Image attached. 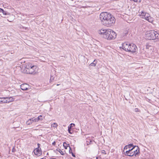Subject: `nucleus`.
Here are the masks:
<instances>
[{
    "label": "nucleus",
    "instance_id": "1",
    "mask_svg": "<svg viewBox=\"0 0 159 159\" xmlns=\"http://www.w3.org/2000/svg\"><path fill=\"white\" fill-rule=\"evenodd\" d=\"M99 18L102 23L108 27L113 26L116 21V19L111 14L105 12L100 14Z\"/></svg>",
    "mask_w": 159,
    "mask_h": 159
},
{
    "label": "nucleus",
    "instance_id": "2",
    "mask_svg": "<svg viewBox=\"0 0 159 159\" xmlns=\"http://www.w3.org/2000/svg\"><path fill=\"white\" fill-rule=\"evenodd\" d=\"M38 68L36 65H35L30 62L26 63L25 67L23 70L24 73L27 74H35L38 70Z\"/></svg>",
    "mask_w": 159,
    "mask_h": 159
},
{
    "label": "nucleus",
    "instance_id": "3",
    "mask_svg": "<svg viewBox=\"0 0 159 159\" xmlns=\"http://www.w3.org/2000/svg\"><path fill=\"white\" fill-rule=\"evenodd\" d=\"M145 37L147 40L159 41V33L154 30L148 31L145 33Z\"/></svg>",
    "mask_w": 159,
    "mask_h": 159
},
{
    "label": "nucleus",
    "instance_id": "4",
    "mask_svg": "<svg viewBox=\"0 0 159 159\" xmlns=\"http://www.w3.org/2000/svg\"><path fill=\"white\" fill-rule=\"evenodd\" d=\"M122 47L123 49L125 51L132 53L136 52L138 50L137 47L133 43L130 44L125 42L122 44Z\"/></svg>",
    "mask_w": 159,
    "mask_h": 159
},
{
    "label": "nucleus",
    "instance_id": "5",
    "mask_svg": "<svg viewBox=\"0 0 159 159\" xmlns=\"http://www.w3.org/2000/svg\"><path fill=\"white\" fill-rule=\"evenodd\" d=\"M139 148L137 146H135L133 147L132 149L130 150H127L125 153L127 155L129 156H136L139 153Z\"/></svg>",
    "mask_w": 159,
    "mask_h": 159
},
{
    "label": "nucleus",
    "instance_id": "6",
    "mask_svg": "<svg viewBox=\"0 0 159 159\" xmlns=\"http://www.w3.org/2000/svg\"><path fill=\"white\" fill-rule=\"evenodd\" d=\"M117 36V34L113 30L109 29L105 38L107 40H111L115 39Z\"/></svg>",
    "mask_w": 159,
    "mask_h": 159
},
{
    "label": "nucleus",
    "instance_id": "7",
    "mask_svg": "<svg viewBox=\"0 0 159 159\" xmlns=\"http://www.w3.org/2000/svg\"><path fill=\"white\" fill-rule=\"evenodd\" d=\"M139 16L141 18L144 19L152 23L153 21V18L150 16L149 14L143 11H142L139 14Z\"/></svg>",
    "mask_w": 159,
    "mask_h": 159
},
{
    "label": "nucleus",
    "instance_id": "8",
    "mask_svg": "<svg viewBox=\"0 0 159 159\" xmlns=\"http://www.w3.org/2000/svg\"><path fill=\"white\" fill-rule=\"evenodd\" d=\"M109 29L103 28L101 29L98 31V33L105 39Z\"/></svg>",
    "mask_w": 159,
    "mask_h": 159
},
{
    "label": "nucleus",
    "instance_id": "9",
    "mask_svg": "<svg viewBox=\"0 0 159 159\" xmlns=\"http://www.w3.org/2000/svg\"><path fill=\"white\" fill-rule=\"evenodd\" d=\"M34 152V154L37 156H39L42 154V152L40 148H36Z\"/></svg>",
    "mask_w": 159,
    "mask_h": 159
},
{
    "label": "nucleus",
    "instance_id": "10",
    "mask_svg": "<svg viewBox=\"0 0 159 159\" xmlns=\"http://www.w3.org/2000/svg\"><path fill=\"white\" fill-rule=\"evenodd\" d=\"M29 88V86L27 84H23L20 85V88L23 90H27Z\"/></svg>",
    "mask_w": 159,
    "mask_h": 159
},
{
    "label": "nucleus",
    "instance_id": "11",
    "mask_svg": "<svg viewBox=\"0 0 159 159\" xmlns=\"http://www.w3.org/2000/svg\"><path fill=\"white\" fill-rule=\"evenodd\" d=\"M133 145L132 144H129L125 146L124 148V150H130L132 149L133 147H134Z\"/></svg>",
    "mask_w": 159,
    "mask_h": 159
},
{
    "label": "nucleus",
    "instance_id": "12",
    "mask_svg": "<svg viewBox=\"0 0 159 159\" xmlns=\"http://www.w3.org/2000/svg\"><path fill=\"white\" fill-rule=\"evenodd\" d=\"M6 103H9L13 102L14 100V98L12 97H6Z\"/></svg>",
    "mask_w": 159,
    "mask_h": 159
},
{
    "label": "nucleus",
    "instance_id": "13",
    "mask_svg": "<svg viewBox=\"0 0 159 159\" xmlns=\"http://www.w3.org/2000/svg\"><path fill=\"white\" fill-rule=\"evenodd\" d=\"M33 122H34V120L33 119V118L30 119L27 121L26 123L27 125H30Z\"/></svg>",
    "mask_w": 159,
    "mask_h": 159
},
{
    "label": "nucleus",
    "instance_id": "14",
    "mask_svg": "<svg viewBox=\"0 0 159 159\" xmlns=\"http://www.w3.org/2000/svg\"><path fill=\"white\" fill-rule=\"evenodd\" d=\"M63 146L65 149H67L68 148H69V147H70L69 145V144H67L66 142H64L63 143Z\"/></svg>",
    "mask_w": 159,
    "mask_h": 159
},
{
    "label": "nucleus",
    "instance_id": "15",
    "mask_svg": "<svg viewBox=\"0 0 159 159\" xmlns=\"http://www.w3.org/2000/svg\"><path fill=\"white\" fill-rule=\"evenodd\" d=\"M6 103V98H1V103Z\"/></svg>",
    "mask_w": 159,
    "mask_h": 159
},
{
    "label": "nucleus",
    "instance_id": "16",
    "mask_svg": "<svg viewBox=\"0 0 159 159\" xmlns=\"http://www.w3.org/2000/svg\"><path fill=\"white\" fill-rule=\"evenodd\" d=\"M97 63V61H96V60H95L92 63L89 65V66H96Z\"/></svg>",
    "mask_w": 159,
    "mask_h": 159
},
{
    "label": "nucleus",
    "instance_id": "17",
    "mask_svg": "<svg viewBox=\"0 0 159 159\" xmlns=\"http://www.w3.org/2000/svg\"><path fill=\"white\" fill-rule=\"evenodd\" d=\"M151 47V45L149 43H148L146 44V49H149V48Z\"/></svg>",
    "mask_w": 159,
    "mask_h": 159
},
{
    "label": "nucleus",
    "instance_id": "18",
    "mask_svg": "<svg viewBox=\"0 0 159 159\" xmlns=\"http://www.w3.org/2000/svg\"><path fill=\"white\" fill-rule=\"evenodd\" d=\"M42 117V115H40L38 117V119L37 121H38L39 120H43Z\"/></svg>",
    "mask_w": 159,
    "mask_h": 159
},
{
    "label": "nucleus",
    "instance_id": "19",
    "mask_svg": "<svg viewBox=\"0 0 159 159\" xmlns=\"http://www.w3.org/2000/svg\"><path fill=\"white\" fill-rule=\"evenodd\" d=\"M58 126L57 124L54 123L52 125V126L54 128H56Z\"/></svg>",
    "mask_w": 159,
    "mask_h": 159
},
{
    "label": "nucleus",
    "instance_id": "20",
    "mask_svg": "<svg viewBox=\"0 0 159 159\" xmlns=\"http://www.w3.org/2000/svg\"><path fill=\"white\" fill-rule=\"evenodd\" d=\"M131 1H133L135 2L140 3L141 2V0H130Z\"/></svg>",
    "mask_w": 159,
    "mask_h": 159
},
{
    "label": "nucleus",
    "instance_id": "21",
    "mask_svg": "<svg viewBox=\"0 0 159 159\" xmlns=\"http://www.w3.org/2000/svg\"><path fill=\"white\" fill-rule=\"evenodd\" d=\"M75 124L73 123H71V124L69 126L68 128H69L70 129H71V128L72 127H73V126H75Z\"/></svg>",
    "mask_w": 159,
    "mask_h": 159
},
{
    "label": "nucleus",
    "instance_id": "22",
    "mask_svg": "<svg viewBox=\"0 0 159 159\" xmlns=\"http://www.w3.org/2000/svg\"><path fill=\"white\" fill-rule=\"evenodd\" d=\"M2 12L3 14L4 15H6L7 14V12L5 11H4L3 9H2Z\"/></svg>",
    "mask_w": 159,
    "mask_h": 159
},
{
    "label": "nucleus",
    "instance_id": "23",
    "mask_svg": "<svg viewBox=\"0 0 159 159\" xmlns=\"http://www.w3.org/2000/svg\"><path fill=\"white\" fill-rule=\"evenodd\" d=\"M69 152L70 153H71V152H72V150L70 147H69Z\"/></svg>",
    "mask_w": 159,
    "mask_h": 159
},
{
    "label": "nucleus",
    "instance_id": "24",
    "mask_svg": "<svg viewBox=\"0 0 159 159\" xmlns=\"http://www.w3.org/2000/svg\"><path fill=\"white\" fill-rule=\"evenodd\" d=\"M68 131L69 133L70 134H72V133L71 132V129L68 128Z\"/></svg>",
    "mask_w": 159,
    "mask_h": 159
},
{
    "label": "nucleus",
    "instance_id": "25",
    "mask_svg": "<svg viewBox=\"0 0 159 159\" xmlns=\"http://www.w3.org/2000/svg\"><path fill=\"white\" fill-rule=\"evenodd\" d=\"M59 152L61 154V155H64L63 152L61 150H59Z\"/></svg>",
    "mask_w": 159,
    "mask_h": 159
},
{
    "label": "nucleus",
    "instance_id": "26",
    "mask_svg": "<svg viewBox=\"0 0 159 159\" xmlns=\"http://www.w3.org/2000/svg\"><path fill=\"white\" fill-rule=\"evenodd\" d=\"M32 118L34 120V122L38 121H37V119H36V118Z\"/></svg>",
    "mask_w": 159,
    "mask_h": 159
},
{
    "label": "nucleus",
    "instance_id": "27",
    "mask_svg": "<svg viewBox=\"0 0 159 159\" xmlns=\"http://www.w3.org/2000/svg\"><path fill=\"white\" fill-rule=\"evenodd\" d=\"M102 152L103 153H104L105 154H106V152L104 150H102Z\"/></svg>",
    "mask_w": 159,
    "mask_h": 159
},
{
    "label": "nucleus",
    "instance_id": "28",
    "mask_svg": "<svg viewBox=\"0 0 159 159\" xmlns=\"http://www.w3.org/2000/svg\"><path fill=\"white\" fill-rule=\"evenodd\" d=\"M71 154H72V155L74 157H75V155L73 153V152H71Z\"/></svg>",
    "mask_w": 159,
    "mask_h": 159
},
{
    "label": "nucleus",
    "instance_id": "29",
    "mask_svg": "<svg viewBox=\"0 0 159 159\" xmlns=\"http://www.w3.org/2000/svg\"><path fill=\"white\" fill-rule=\"evenodd\" d=\"M52 144L54 145V146H55V145H56V142L55 141H54V142H53L52 143Z\"/></svg>",
    "mask_w": 159,
    "mask_h": 159
},
{
    "label": "nucleus",
    "instance_id": "30",
    "mask_svg": "<svg viewBox=\"0 0 159 159\" xmlns=\"http://www.w3.org/2000/svg\"><path fill=\"white\" fill-rule=\"evenodd\" d=\"M40 144L39 143L38 144V147L37 148H39Z\"/></svg>",
    "mask_w": 159,
    "mask_h": 159
},
{
    "label": "nucleus",
    "instance_id": "31",
    "mask_svg": "<svg viewBox=\"0 0 159 159\" xmlns=\"http://www.w3.org/2000/svg\"><path fill=\"white\" fill-rule=\"evenodd\" d=\"M2 9H3L0 8V12H2Z\"/></svg>",
    "mask_w": 159,
    "mask_h": 159
},
{
    "label": "nucleus",
    "instance_id": "32",
    "mask_svg": "<svg viewBox=\"0 0 159 159\" xmlns=\"http://www.w3.org/2000/svg\"><path fill=\"white\" fill-rule=\"evenodd\" d=\"M0 103H1V98H0Z\"/></svg>",
    "mask_w": 159,
    "mask_h": 159
},
{
    "label": "nucleus",
    "instance_id": "33",
    "mask_svg": "<svg viewBox=\"0 0 159 159\" xmlns=\"http://www.w3.org/2000/svg\"><path fill=\"white\" fill-rule=\"evenodd\" d=\"M96 159H98V157H96Z\"/></svg>",
    "mask_w": 159,
    "mask_h": 159
},
{
    "label": "nucleus",
    "instance_id": "34",
    "mask_svg": "<svg viewBox=\"0 0 159 159\" xmlns=\"http://www.w3.org/2000/svg\"><path fill=\"white\" fill-rule=\"evenodd\" d=\"M59 85V84H57V86H58V85Z\"/></svg>",
    "mask_w": 159,
    "mask_h": 159
},
{
    "label": "nucleus",
    "instance_id": "35",
    "mask_svg": "<svg viewBox=\"0 0 159 159\" xmlns=\"http://www.w3.org/2000/svg\"><path fill=\"white\" fill-rule=\"evenodd\" d=\"M136 109L138 110V108H137V109Z\"/></svg>",
    "mask_w": 159,
    "mask_h": 159
}]
</instances>
